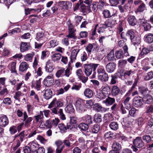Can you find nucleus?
<instances>
[{"mask_svg": "<svg viewBox=\"0 0 153 153\" xmlns=\"http://www.w3.org/2000/svg\"><path fill=\"white\" fill-rule=\"evenodd\" d=\"M153 100L152 97L149 94H147L143 98V101L147 104H150L152 102Z\"/></svg>", "mask_w": 153, "mask_h": 153, "instance_id": "obj_36", "label": "nucleus"}, {"mask_svg": "<svg viewBox=\"0 0 153 153\" xmlns=\"http://www.w3.org/2000/svg\"><path fill=\"white\" fill-rule=\"evenodd\" d=\"M102 14L105 19L110 18L112 16L110 10L107 9L103 10L102 12Z\"/></svg>", "mask_w": 153, "mask_h": 153, "instance_id": "obj_38", "label": "nucleus"}, {"mask_svg": "<svg viewBox=\"0 0 153 153\" xmlns=\"http://www.w3.org/2000/svg\"><path fill=\"white\" fill-rule=\"evenodd\" d=\"M93 48V46L91 44H89L86 48V50L89 54H90Z\"/></svg>", "mask_w": 153, "mask_h": 153, "instance_id": "obj_63", "label": "nucleus"}, {"mask_svg": "<svg viewBox=\"0 0 153 153\" xmlns=\"http://www.w3.org/2000/svg\"><path fill=\"white\" fill-rule=\"evenodd\" d=\"M112 150L119 152L121 149V145L117 142L114 143L112 146Z\"/></svg>", "mask_w": 153, "mask_h": 153, "instance_id": "obj_39", "label": "nucleus"}, {"mask_svg": "<svg viewBox=\"0 0 153 153\" xmlns=\"http://www.w3.org/2000/svg\"><path fill=\"white\" fill-rule=\"evenodd\" d=\"M107 58L109 61L114 60L115 59L114 52L113 51H111L107 56Z\"/></svg>", "mask_w": 153, "mask_h": 153, "instance_id": "obj_52", "label": "nucleus"}, {"mask_svg": "<svg viewBox=\"0 0 153 153\" xmlns=\"http://www.w3.org/2000/svg\"><path fill=\"white\" fill-rule=\"evenodd\" d=\"M54 82L53 77L51 76H47L43 81L44 84L46 86L49 87L52 85Z\"/></svg>", "mask_w": 153, "mask_h": 153, "instance_id": "obj_9", "label": "nucleus"}, {"mask_svg": "<svg viewBox=\"0 0 153 153\" xmlns=\"http://www.w3.org/2000/svg\"><path fill=\"white\" fill-rule=\"evenodd\" d=\"M68 27V34L66 36L68 38H72L75 39V32L76 31V30L74 28V26L72 25L70 20H68L66 23Z\"/></svg>", "mask_w": 153, "mask_h": 153, "instance_id": "obj_2", "label": "nucleus"}, {"mask_svg": "<svg viewBox=\"0 0 153 153\" xmlns=\"http://www.w3.org/2000/svg\"><path fill=\"white\" fill-rule=\"evenodd\" d=\"M97 6V9L101 10L105 6L107 5V3L105 0H98L96 1Z\"/></svg>", "mask_w": 153, "mask_h": 153, "instance_id": "obj_17", "label": "nucleus"}, {"mask_svg": "<svg viewBox=\"0 0 153 153\" xmlns=\"http://www.w3.org/2000/svg\"><path fill=\"white\" fill-rule=\"evenodd\" d=\"M113 137V133L111 131L107 132L104 134V137L105 139L111 138Z\"/></svg>", "mask_w": 153, "mask_h": 153, "instance_id": "obj_55", "label": "nucleus"}, {"mask_svg": "<svg viewBox=\"0 0 153 153\" xmlns=\"http://www.w3.org/2000/svg\"><path fill=\"white\" fill-rule=\"evenodd\" d=\"M65 69L64 68H62L58 70L56 72L55 75L57 78L63 77L64 76V72Z\"/></svg>", "mask_w": 153, "mask_h": 153, "instance_id": "obj_33", "label": "nucleus"}, {"mask_svg": "<svg viewBox=\"0 0 153 153\" xmlns=\"http://www.w3.org/2000/svg\"><path fill=\"white\" fill-rule=\"evenodd\" d=\"M84 101L83 100H80L77 101L76 102V109L79 112L82 113L86 110V108L85 106Z\"/></svg>", "mask_w": 153, "mask_h": 153, "instance_id": "obj_4", "label": "nucleus"}, {"mask_svg": "<svg viewBox=\"0 0 153 153\" xmlns=\"http://www.w3.org/2000/svg\"><path fill=\"white\" fill-rule=\"evenodd\" d=\"M50 60L48 61L46 63L45 67L46 71L49 73H51L54 69L52 64L50 62Z\"/></svg>", "mask_w": 153, "mask_h": 153, "instance_id": "obj_27", "label": "nucleus"}, {"mask_svg": "<svg viewBox=\"0 0 153 153\" xmlns=\"http://www.w3.org/2000/svg\"><path fill=\"white\" fill-rule=\"evenodd\" d=\"M36 39L38 41L45 43L47 40V37L42 32H39L36 33Z\"/></svg>", "mask_w": 153, "mask_h": 153, "instance_id": "obj_7", "label": "nucleus"}, {"mask_svg": "<svg viewBox=\"0 0 153 153\" xmlns=\"http://www.w3.org/2000/svg\"><path fill=\"white\" fill-rule=\"evenodd\" d=\"M31 150V153H34L38 149V145L34 142H32L30 143V147Z\"/></svg>", "mask_w": 153, "mask_h": 153, "instance_id": "obj_30", "label": "nucleus"}, {"mask_svg": "<svg viewBox=\"0 0 153 153\" xmlns=\"http://www.w3.org/2000/svg\"><path fill=\"white\" fill-rule=\"evenodd\" d=\"M139 90L141 94H143L147 92L148 89L145 87L141 86L139 87Z\"/></svg>", "mask_w": 153, "mask_h": 153, "instance_id": "obj_62", "label": "nucleus"}, {"mask_svg": "<svg viewBox=\"0 0 153 153\" xmlns=\"http://www.w3.org/2000/svg\"><path fill=\"white\" fill-rule=\"evenodd\" d=\"M32 117H28L26 112L25 111L23 112V121L25 122V126L28 127L30 126L31 122L33 120Z\"/></svg>", "mask_w": 153, "mask_h": 153, "instance_id": "obj_8", "label": "nucleus"}, {"mask_svg": "<svg viewBox=\"0 0 153 153\" xmlns=\"http://www.w3.org/2000/svg\"><path fill=\"white\" fill-rule=\"evenodd\" d=\"M94 121L96 122L99 123L102 121V117L99 114H96L94 117Z\"/></svg>", "mask_w": 153, "mask_h": 153, "instance_id": "obj_51", "label": "nucleus"}, {"mask_svg": "<svg viewBox=\"0 0 153 153\" xmlns=\"http://www.w3.org/2000/svg\"><path fill=\"white\" fill-rule=\"evenodd\" d=\"M100 127L98 125H94L91 128L92 132L93 133H97L100 130Z\"/></svg>", "mask_w": 153, "mask_h": 153, "instance_id": "obj_50", "label": "nucleus"}, {"mask_svg": "<svg viewBox=\"0 0 153 153\" xmlns=\"http://www.w3.org/2000/svg\"><path fill=\"white\" fill-rule=\"evenodd\" d=\"M45 126L48 128H51L53 126L52 120L49 119L47 120L45 124Z\"/></svg>", "mask_w": 153, "mask_h": 153, "instance_id": "obj_53", "label": "nucleus"}, {"mask_svg": "<svg viewBox=\"0 0 153 153\" xmlns=\"http://www.w3.org/2000/svg\"><path fill=\"white\" fill-rule=\"evenodd\" d=\"M52 93L51 89H48L45 91L44 96L46 100L49 99L52 97Z\"/></svg>", "mask_w": 153, "mask_h": 153, "instance_id": "obj_29", "label": "nucleus"}, {"mask_svg": "<svg viewBox=\"0 0 153 153\" xmlns=\"http://www.w3.org/2000/svg\"><path fill=\"white\" fill-rule=\"evenodd\" d=\"M127 63V61L125 59L120 60L118 61V65L121 67H124Z\"/></svg>", "mask_w": 153, "mask_h": 153, "instance_id": "obj_57", "label": "nucleus"}, {"mask_svg": "<svg viewBox=\"0 0 153 153\" xmlns=\"http://www.w3.org/2000/svg\"><path fill=\"white\" fill-rule=\"evenodd\" d=\"M59 6L62 8L63 9L67 10L71 8L72 6V3L68 1H61L58 2Z\"/></svg>", "mask_w": 153, "mask_h": 153, "instance_id": "obj_6", "label": "nucleus"}, {"mask_svg": "<svg viewBox=\"0 0 153 153\" xmlns=\"http://www.w3.org/2000/svg\"><path fill=\"white\" fill-rule=\"evenodd\" d=\"M96 96L97 98L102 100L106 97V93L105 92H103L102 91H99L97 92Z\"/></svg>", "mask_w": 153, "mask_h": 153, "instance_id": "obj_37", "label": "nucleus"}, {"mask_svg": "<svg viewBox=\"0 0 153 153\" xmlns=\"http://www.w3.org/2000/svg\"><path fill=\"white\" fill-rule=\"evenodd\" d=\"M138 111V110L136 109L135 108H132L129 111V114L126 117L123 118V121L126 120H128V118L130 117V115L131 116L133 117H135L137 115V113Z\"/></svg>", "mask_w": 153, "mask_h": 153, "instance_id": "obj_11", "label": "nucleus"}, {"mask_svg": "<svg viewBox=\"0 0 153 153\" xmlns=\"http://www.w3.org/2000/svg\"><path fill=\"white\" fill-rule=\"evenodd\" d=\"M50 46L52 47H54L58 44V42L56 39L51 40L49 42Z\"/></svg>", "mask_w": 153, "mask_h": 153, "instance_id": "obj_56", "label": "nucleus"}, {"mask_svg": "<svg viewBox=\"0 0 153 153\" xmlns=\"http://www.w3.org/2000/svg\"><path fill=\"white\" fill-rule=\"evenodd\" d=\"M9 123L8 118L6 116H4L0 117V126L5 127Z\"/></svg>", "mask_w": 153, "mask_h": 153, "instance_id": "obj_16", "label": "nucleus"}, {"mask_svg": "<svg viewBox=\"0 0 153 153\" xmlns=\"http://www.w3.org/2000/svg\"><path fill=\"white\" fill-rule=\"evenodd\" d=\"M116 64L114 62H110L106 65V70L109 73H112L115 69Z\"/></svg>", "mask_w": 153, "mask_h": 153, "instance_id": "obj_10", "label": "nucleus"}, {"mask_svg": "<svg viewBox=\"0 0 153 153\" xmlns=\"http://www.w3.org/2000/svg\"><path fill=\"white\" fill-rule=\"evenodd\" d=\"M115 98L108 96V97L102 102L106 106H111L115 103Z\"/></svg>", "mask_w": 153, "mask_h": 153, "instance_id": "obj_15", "label": "nucleus"}, {"mask_svg": "<svg viewBox=\"0 0 153 153\" xmlns=\"http://www.w3.org/2000/svg\"><path fill=\"white\" fill-rule=\"evenodd\" d=\"M52 112L55 114H59V116L63 112V109L62 108L56 109V108H54L51 109Z\"/></svg>", "mask_w": 153, "mask_h": 153, "instance_id": "obj_46", "label": "nucleus"}, {"mask_svg": "<svg viewBox=\"0 0 153 153\" xmlns=\"http://www.w3.org/2000/svg\"><path fill=\"white\" fill-rule=\"evenodd\" d=\"M34 54L32 52L31 53L27 54L25 56L24 59L25 61H31L33 59V57L34 56Z\"/></svg>", "mask_w": 153, "mask_h": 153, "instance_id": "obj_48", "label": "nucleus"}, {"mask_svg": "<svg viewBox=\"0 0 153 153\" xmlns=\"http://www.w3.org/2000/svg\"><path fill=\"white\" fill-rule=\"evenodd\" d=\"M78 127L81 131H86L88 129L89 126L85 123H82L79 125Z\"/></svg>", "mask_w": 153, "mask_h": 153, "instance_id": "obj_32", "label": "nucleus"}, {"mask_svg": "<svg viewBox=\"0 0 153 153\" xmlns=\"http://www.w3.org/2000/svg\"><path fill=\"white\" fill-rule=\"evenodd\" d=\"M109 126L111 130L116 131L119 128V125L117 122H112L109 124Z\"/></svg>", "mask_w": 153, "mask_h": 153, "instance_id": "obj_28", "label": "nucleus"}, {"mask_svg": "<svg viewBox=\"0 0 153 153\" xmlns=\"http://www.w3.org/2000/svg\"><path fill=\"white\" fill-rule=\"evenodd\" d=\"M30 48V46L28 43L27 42H22L20 47V51L24 52L28 50Z\"/></svg>", "mask_w": 153, "mask_h": 153, "instance_id": "obj_25", "label": "nucleus"}, {"mask_svg": "<svg viewBox=\"0 0 153 153\" xmlns=\"http://www.w3.org/2000/svg\"><path fill=\"white\" fill-rule=\"evenodd\" d=\"M15 144V145L13 148V151H15L16 150L20 145V142L19 139L16 140Z\"/></svg>", "mask_w": 153, "mask_h": 153, "instance_id": "obj_58", "label": "nucleus"}, {"mask_svg": "<svg viewBox=\"0 0 153 153\" xmlns=\"http://www.w3.org/2000/svg\"><path fill=\"white\" fill-rule=\"evenodd\" d=\"M143 139L147 143H149L152 140L150 136L147 135H144L143 137Z\"/></svg>", "mask_w": 153, "mask_h": 153, "instance_id": "obj_59", "label": "nucleus"}, {"mask_svg": "<svg viewBox=\"0 0 153 153\" xmlns=\"http://www.w3.org/2000/svg\"><path fill=\"white\" fill-rule=\"evenodd\" d=\"M29 68V65L27 63L25 62H23L20 65L19 70L21 72H25Z\"/></svg>", "mask_w": 153, "mask_h": 153, "instance_id": "obj_19", "label": "nucleus"}, {"mask_svg": "<svg viewBox=\"0 0 153 153\" xmlns=\"http://www.w3.org/2000/svg\"><path fill=\"white\" fill-rule=\"evenodd\" d=\"M79 50H80L79 48L74 49L72 50L70 57L71 61L72 62L76 59L77 55Z\"/></svg>", "mask_w": 153, "mask_h": 153, "instance_id": "obj_20", "label": "nucleus"}, {"mask_svg": "<svg viewBox=\"0 0 153 153\" xmlns=\"http://www.w3.org/2000/svg\"><path fill=\"white\" fill-rule=\"evenodd\" d=\"M84 67L85 69L84 72L85 75L88 76L91 74L93 68V71H95L99 65V64L94 63L86 64H84Z\"/></svg>", "mask_w": 153, "mask_h": 153, "instance_id": "obj_1", "label": "nucleus"}, {"mask_svg": "<svg viewBox=\"0 0 153 153\" xmlns=\"http://www.w3.org/2000/svg\"><path fill=\"white\" fill-rule=\"evenodd\" d=\"M146 9L145 4L143 3L138 7L135 12H142Z\"/></svg>", "mask_w": 153, "mask_h": 153, "instance_id": "obj_47", "label": "nucleus"}, {"mask_svg": "<svg viewBox=\"0 0 153 153\" xmlns=\"http://www.w3.org/2000/svg\"><path fill=\"white\" fill-rule=\"evenodd\" d=\"M58 127L62 132H66L67 130L66 126L62 123L59 124L58 125Z\"/></svg>", "mask_w": 153, "mask_h": 153, "instance_id": "obj_54", "label": "nucleus"}, {"mask_svg": "<svg viewBox=\"0 0 153 153\" xmlns=\"http://www.w3.org/2000/svg\"><path fill=\"white\" fill-rule=\"evenodd\" d=\"M135 73V71L133 70H125V78H129Z\"/></svg>", "mask_w": 153, "mask_h": 153, "instance_id": "obj_41", "label": "nucleus"}, {"mask_svg": "<svg viewBox=\"0 0 153 153\" xmlns=\"http://www.w3.org/2000/svg\"><path fill=\"white\" fill-rule=\"evenodd\" d=\"M41 79L40 78L38 80H36L35 84H33L32 82L31 87H34L37 91L40 90L41 87Z\"/></svg>", "mask_w": 153, "mask_h": 153, "instance_id": "obj_31", "label": "nucleus"}, {"mask_svg": "<svg viewBox=\"0 0 153 153\" xmlns=\"http://www.w3.org/2000/svg\"><path fill=\"white\" fill-rule=\"evenodd\" d=\"M126 36L130 38L131 40L136 36L134 31L132 29L130 30L127 31L126 33Z\"/></svg>", "mask_w": 153, "mask_h": 153, "instance_id": "obj_43", "label": "nucleus"}, {"mask_svg": "<svg viewBox=\"0 0 153 153\" xmlns=\"http://www.w3.org/2000/svg\"><path fill=\"white\" fill-rule=\"evenodd\" d=\"M116 57L117 59H121L123 57V51L122 50H117L115 52Z\"/></svg>", "mask_w": 153, "mask_h": 153, "instance_id": "obj_42", "label": "nucleus"}, {"mask_svg": "<svg viewBox=\"0 0 153 153\" xmlns=\"http://www.w3.org/2000/svg\"><path fill=\"white\" fill-rule=\"evenodd\" d=\"M141 39L139 36H135V37L131 39V41L135 46H137L140 43Z\"/></svg>", "mask_w": 153, "mask_h": 153, "instance_id": "obj_24", "label": "nucleus"}, {"mask_svg": "<svg viewBox=\"0 0 153 153\" xmlns=\"http://www.w3.org/2000/svg\"><path fill=\"white\" fill-rule=\"evenodd\" d=\"M65 110L67 113H70L74 112L75 111L71 103L68 104L65 108Z\"/></svg>", "mask_w": 153, "mask_h": 153, "instance_id": "obj_34", "label": "nucleus"}, {"mask_svg": "<svg viewBox=\"0 0 153 153\" xmlns=\"http://www.w3.org/2000/svg\"><path fill=\"white\" fill-rule=\"evenodd\" d=\"M33 117L36 123H42L44 117L43 112H42V111H40L39 114Z\"/></svg>", "mask_w": 153, "mask_h": 153, "instance_id": "obj_18", "label": "nucleus"}, {"mask_svg": "<svg viewBox=\"0 0 153 153\" xmlns=\"http://www.w3.org/2000/svg\"><path fill=\"white\" fill-rule=\"evenodd\" d=\"M98 77L99 80L103 82H107L109 78L108 75L106 72L102 74L98 75Z\"/></svg>", "mask_w": 153, "mask_h": 153, "instance_id": "obj_23", "label": "nucleus"}, {"mask_svg": "<svg viewBox=\"0 0 153 153\" xmlns=\"http://www.w3.org/2000/svg\"><path fill=\"white\" fill-rule=\"evenodd\" d=\"M3 102L4 104L10 105L12 103V101L10 98L7 97L3 99Z\"/></svg>", "mask_w": 153, "mask_h": 153, "instance_id": "obj_64", "label": "nucleus"}, {"mask_svg": "<svg viewBox=\"0 0 153 153\" xmlns=\"http://www.w3.org/2000/svg\"><path fill=\"white\" fill-rule=\"evenodd\" d=\"M110 18H111L109 20L108 23L109 25L111 26V27H112L117 24V20L118 18L115 13L112 14L111 17Z\"/></svg>", "mask_w": 153, "mask_h": 153, "instance_id": "obj_13", "label": "nucleus"}, {"mask_svg": "<svg viewBox=\"0 0 153 153\" xmlns=\"http://www.w3.org/2000/svg\"><path fill=\"white\" fill-rule=\"evenodd\" d=\"M146 41L148 43H151L153 42V34L149 33L145 35Z\"/></svg>", "mask_w": 153, "mask_h": 153, "instance_id": "obj_40", "label": "nucleus"}, {"mask_svg": "<svg viewBox=\"0 0 153 153\" xmlns=\"http://www.w3.org/2000/svg\"><path fill=\"white\" fill-rule=\"evenodd\" d=\"M132 142L134 146L139 149L142 148L145 146V143L141 137H137L133 140Z\"/></svg>", "mask_w": 153, "mask_h": 153, "instance_id": "obj_5", "label": "nucleus"}, {"mask_svg": "<svg viewBox=\"0 0 153 153\" xmlns=\"http://www.w3.org/2000/svg\"><path fill=\"white\" fill-rule=\"evenodd\" d=\"M25 131H23L19 134L15 135L14 136V140L19 139L20 141L22 142L25 137Z\"/></svg>", "mask_w": 153, "mask_h": 153, "instance_id": "obj_22", "label": "nucleus"}, {"mask_svg": "<svg viewBox=\"0 0 153 153\" xmlns=\"http://www.w3.org/2000/svg\"><path fill=\"white\" fill-rule=\"evenodd\" d=\"M143 27L145 31L149 30L151 27V26L149 23L146 22H143L141 24Z\"/></svg>", "mask_w": 153, "mask_h": 153, "instance_id": "obj_49", "label": "nucleus"}, {"mask_svg": "<svg viewBox=\"0 0 153 153\" xmlns=\"http://www.w3.org/2000/svg\"><path fill=\"white\" fill-rule=\"evenodd\" d=\"M133 104L135 107H140L143 105L142 99L140 97H135L133 99Z\"/></svg>", "mask_w": 153, "mask_h": 153, "instance_id": "obj_12", "label": "nucleus"}, {"mask_svg": "<svg viewBox=\"0 0 153 153\" xmlns=\"http://www.w3.org/2000/svg\"><path fill=\"white\" fill-rule=\"evenodd\" d=\"M149 52V50L146 48H143L140 54V56H142L144 55H146Z\"/></svg>", "mask_w": 153, "mask_h": 153, "instance_id": "obj_60", "label": "nucleus"}, {"mask_svg": "<svg viewBox=\"0 0 153 153\" xmlns=\"http://www.w3.org/2000/svg\"><path fill=\"white\" fill-rule=\"evenodd\" d=\"M16 62H11L9 64V66L10 68L11 71L12 73H15L16 74H17L15 70Z\"/></svg>", "mask_w": 153, "mask_h": 153, "instance_id": "obj_44", "label": "nucleus"}, {"mask_svg": "<svg viewBox=\"0 0 153 153\" xmlns=\"http://www.w3.org/2000/svg\"><path fill=\"white\" fill-rule=\"evenodd\" d=\"M153 77V73L151 71L149 72L147 75L145 76L144 79L146 80L152 79Z\"/></svg>", "mask_w": 153, "mask_h": 153, "instance_id": "obj_61", "label": "nucleus"}, {"mask_svg": "<svg viewBox=\"0 0 153 153\" xmlns=\"http://www.w3.org/2000/svg\"><path fill=\"white\" fill-rule=\"evenodd\" d=\"M84 95L88 98H91L93 95L92 91L89 88H86L84 91Z\"/></svg>", "mask_w": 153, "mask_h": 153, "instance_id": "obj_26", "label": "nucleus"}, {"mask_svg": "<svg viewBox=\"0 0 153 153\" xmlns=\"http://www.w3.org/2000/svg\"><path fill=\"white\" fill-rule=\"evenodd\" d=\"M127 20L129 25L131 26H134L136 25L137 20L134 16H131L128 17Z\"/></svg>", "mask_w": 153, "mask_h": 153, "instance_id": "obj_21", "label": "nucleus"}, {"mask_svg": "<svg viewBox=\"0 0 153 153\" xmlns=\"http://www.w3.org/2000/svg\"><path fill=\"white\" fill-rule=\"evenodd\" d=\"M92 117L91 115H86L84 117V120L85 123L88 125H90L93 123Z\"/></svg>", "mask_w": 153, "mask_h": 153, "instance_id": "obj_35", "label": "nucleus"}, {"mask_svg": "<svg viewBox=\"0 0 153 153\" xmlns=\"http://www.w3.org/2000/svg\"><path fill=\"white\" fill-rule=\"evenodd\" d=\"M61 54L59 53H56L53 54L51 56L52 60L56 62L59 60L61 57Z\"/></svg>", "mask_w": 153, "mask_h": 153, "instance_id": "obj_45", "label": "nucleus"}, {"mask_svg": "<svg viewBox=\"0 0 153 153\" xmlns=\"http://www.w3.org/2000/svg\"><path fill=\"white\" fill-rule=\"evenodd\" d=\"M63 105V102L62 100L61 99L57 100L56 98H55L48 105V108H51L55 107L54 108H56V109H58V108L62 107Z\"/></svg>", "mask_w": 153, "mask_h": 153, "instance_id": "obj_3", "label": "nucleus"}, {"mask_svg": "<svg viewBox=\"0 0 153 153\" xmlns=\"http://www.w3.org/2000/svg\"><path fill=\"white\" fill-rule=\"evenodd\" d=\"M120 92L119 88L117 85H113L111 88V93L112 96L116 97L118 96Z\"/></svg>", "mask_w": 153, "mask_h": 153, "instance_id": "obj_14", "label": "nucleus"}]
</instances>
